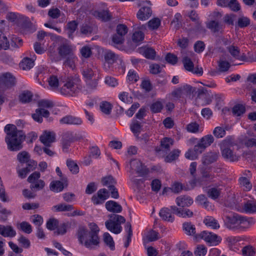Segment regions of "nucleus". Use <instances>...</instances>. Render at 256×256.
<instances>
[{"label":"nucleus","instance_id":"nucleus-1","mask_svg":"<svg viewBox=\"0 0 256 256\" xmlns=\"http://www.w3.org/2000/svg\"><path fill=\"white\" fill-rule=\"evenodd\" d=\"M4 131L6 134L5 140L8 150L17 152L22 149V142L26 138L24 133L22 130H18L14 125L12 124H6Z\"/></svg>","mask_w":256,"mask_h":256},{"label":"nucleus","instance_id":"nucleus-2","mask_svg":"<svg viewBox=\"0 0 256 256\" xmlns=\"http://www.w3.org/2000/svg\"><path fill=\"white\" fill-rule=\"evenodd\" d=\"M225 225L230 230H244L254 224L252 218H246L237 214L226 216Z\"/></svg>","mask_w":256,"mask_h":256},{"label":"nucleus","instance_id":"nucleus-3","mask_svg":"<svg viewBox=\"0 0 256 256\" xmlns=\"http://www.w3.org/2000/svg\"><path fill=\"white\" fill-rule=\"evenodd\" d=\"M108 218L110 219L105 222L106 228L115 234H120L122 230L120 224L126 222L124 218L114 214H109Z\"/></svg>","mask_w":256,"mask_h":256},{"label":"nucleus","instance_id":"nucleus-4","mask_svg":"<svg viewBox=\"0 0 256 256\" xmlns=\"http://www.w3.org/2000/svg\"><path fill=\"white\" fill-rule=\"evenodd\" d=\"M78 81L74 79H68L60 90V93L65 96H75L80 89V86L77 82Z\"/></svg>","mask_w":256,"mask_h":256},{"label":"nucleus","instance_id":"nucleus-5","mask_svg":"<svg viewBox=\"0 0 256 256\" xmlns=\"http://www.w3.org/2000/svg\"><path fill=\"white\" fill-rule=\"evenodd\" d=\"M40 174L38 172L32 173L28 178V182L30 184V188L34 191L40 190L44 187L45 182L40 179Z\"/></svg>","mask_w":256,"mask_h":256},{"label":"nucleus","instance_id":"nucleus-6","mask_svg":"<svg viewBox=\"0 0 256 256\" xmlns=\"http://www.w3.org/2000/svg\"><path fill=\"white\" fill-rule=\"evenodd\" d=\"M196 239H203L210 246H217L220 242L222 238L217 234L207 231H203L195 236Z\"/></svg>","mask_w":256,"mask_h":256},{"label":"nucleus","instance_id":"nucleus-7","mask_svg":"<svg viewBox=\"0 0 256 256\" xmlns=\"http://www.w3.org/2000/svg\"><path fill=\"white\" fill-rule=\"evenodd\" d=\"M15 84V78L10 72L0 74V90H5Z\"/></svg>","mask_w":256,"mask_h":256},{"label":"nucleus","instance_id":"nucleus-8","mask_svg":"<svg viewBox=\"0 0 256 256\" xmlns=\"http://www.w3.org/2000/svg\"><path fill=\"white\" fill-rule=\"evenodd\" d=\"M194 90L192 86L186 84L174 90L172 92V95L174 98L178 99L184 96H190Z\"/></svg>","mask_w":256,"mask_h":256},{"label":"nucleus","instance_id":"nucleus-9","mask_svg":"<svg viewBox=\"0 0 256 256\" xmlns=\"http://www.w3.org/2000/svg\"><path fill=\"white\" fill-rule=\"evenodd\" d=\"M214 141V138L212 134L206 135L202 138L196 144V150L199 152H203Z\"/></svg>","mask_w":256,"mask_h":256},{"label":"nucleus","instance_id":"nucleus-10","mask_svg":"<svg viewBox=\"0 0 256 256\" xmlns=\"http://www.w3.org/2000/svg\"><path fill=\"white\" fill-rule=\"evenodd\" d=\"M109 197L108 191L106 188H102L98 190L96 194L92 198V201L96 205L102 204Z\"/></svg>","mask_w":256,"mask_h":256},{"label":"nucleus","instance_id":"nucleus-11","mask_svg":"<svg viewBox=\"0 0 256 256\" xmlns=\"http://www.w3.org/2000/svg\"><path fill=\"white\" fill-rule=\"evenodd\" d=\"M90 234V231L86 228L82 226H80L76 233L80 243L84 246H89V243L86 240Z\"/></svg>","mask_w":256,"mask_h":256},{"label":"nucleus","instance_id":"nucleus-12","mask_svg":"<svg viewBox=\"0 0 256 256\" xmlns=\"http://www.w3.org/2000/svg\"><path fill=\"white\" fill-rule=\"evenodd\" d=\"M130 164L132 173L133 172V171H136L138 174L142 176L146 173L145 167L140 160L137 159L132 160L130 161Z\"/></svg>","mask_w":256,"mask_h":256},{"label":"nucleus","instance_id":"nucleus-13","mask_svg":"<svg viewBox=\"0 0 256 256\" xmlns=\"http://www.w3.org/2000/svg\"><path fill=\"white\" fill-rule=\"evenodd\" d=\"M56 134L53 132L44 131L40 136L41 142L46 146H50L52 143L55 141Z\"/></svg>","mask_w":256,"mask_h":256},{"label":"nucleus","instance_id":"nucleus-14","mask_svg":"<svg viewBox=\"0 0 256 256\" xmlns=\"http://www.w3.org/2000/svg\"><path fill=\"white\" fill-rule=\"evenodd\" d=\"M174 214L182 218H190L193 216L194 212L188 208H178L175 206H170Z\"/></svg>","mask_w":256,"mask_h":256},{"label":"nucleus","instance_id":"nucleus-15","mask_svg":"<svg viewBox=\"0 0 256 256\" xmlns=\"http://www.w3.org/2000/svg\"><path fill=\"white\" fill-rule=\"evenodd\" d=\"M226 49L230 55L234 58L241 60L245 61L246 57L244 54H240V49L236 46L231 45L226 48Z\"/></svg>","mask_w":256,"mask_h":256},{"label":"nucleus","instance_id":"nucleus-16","mask_svg":"<svg viewBox=\"0 0 256 256\" xmlns=\"http://www.w3.org/2000/svg\"><path fill=\"white\" fill-rule=\"evenodd\" d=\"M58 54L62 58H66L74 53L72 46L67 42L61 44L58 48Z\"/></svg>","mask_w":256,"mask_h":256},{"label":"nucleus","instance_id":"nucleus-17","mask_svg":"<svg viewBox=\"0 0 256 256\" xmlns=\"http://www.w3.org/2000/svg\"><path fill=\"white\" fill-rule=\"evenodd\" d=\"M170 209L168 208H162L159 212V215L163 220L172 222L174 220V216L172 214V210L170 207Z\"/></svg>","mask_w":256,"mask_h":256},{"label":"nucleus","instance_id":"nucleus-18","mask_svg":"<svg viewBox=\"0 0 256 256\" xmlns=\"http://www.w3.org/2000/svg\"><path fill=\"white\" fill-rule=\"evenodd\" d=\"M16 231L10 225L0 224V234L4 237L13 238L16 236Z\"/></svg>","mask_w":256,"mask_h":256},{"label":"nucleus","instance_id":"nucleus-19","mask_svg":"<svg viewBox=\"0 0 256 256\" xmlns=\"http://www.w3.org/2000/svg\"><path fill=\"white\" fill-rule=\"evenodd\" d=\"M176 202L178 206L184 208L190 206L194 201L189 196H180L176 198Z\"/></svg>","mask_w":256,"mask_h":256},{"label":"nucleus","instance_id":"nucleus-20","mask_svg":"<svg viewBox=\"0 0 256 256\" xmlns=\"http://www.w3.org/2000/svg\"><path fill=\"white\" fill-rule=\"evenodd\" d=\"M152 11L149 6H142L138 11L136 16L141 20H146L152 16Z\"/></svg>","mask_w":256,"mask_h":256},{"label":"nucleus","instance_id":"nucleus-21","mask_svg":"<svg viewBox=\"0 0 256 256\" xmlns=\"http://www.w3.org/2000/svg\"><path fill=\"white\" fill-rule=\"evenodd\" d=\"M50 115L49 112L44 108H38L36 110L34 114H32V118L36 121L39 123L42 122V117L48 118Z\"/></svg>","mask_w":256,"mask_h":256},{"label":"nucleus","instance_id":"nucleus-22","mask_svg":"<svg viewBox=\"0 0 256 256\" xmlns=\"http://www.w3.org/2000/svg\"><path fill=\"white\" fill-rule=\"evenodd\" d=\"M105 206L108 212L113 213H120L122 210V206L118 202L113 200L106 202Z\"/></svg>","mask_w":256,"mask_h":256},{"label":"nucleus","instance_id":"nucleus-23","mask_svg":"<svg viewBox=\"0 0 256 256\" xmlns=\"http://www.w3.org/2000/svg\"><path fill=\"white\" fill-rule=\"evenodd\" d=\"M222 156L230 162H236L238 160L239 156L234 154L230 148H225L222 150Z\"/></svg>","mask_w":256,"mask_h":256},{"label":"nucleus","instance_id":"nucleus-24","mask_svg":"<svg viewBox=\"0 0 256 256\" xmlns=\"http://www.w3.org/2000/svg\"><path fill=\"white\" fill-rule=\"evenodd\" d=\"M86 240L89 243V246H85L86 248L92 250L98 246L100 244V238L97 234L90 233Z\"/></svg>","mask_w":256,"mask_h":256},{"label":"nucleus","instance_id":"nucleus-25","mask_svg":"<svg viewBox=\"0 0 256 256\" xmlns=\"http://www.w3.org/2000/svg\"><path fill=\"white\" fill-rule=\"evenodd\" d=\"M218 154L216 152H210L205 154L202 158V162L204 165H208L214 162L218 158Z\"/></svg>","mask_w":256,"mask_h":256},{"label":"nucleus","instance_id":"nucleus-26","mask_svg":"<svg viewBox=\"0 0 256 256\" xmlns=\"http://www.w3.org/2000/svg\"><path fill=\"white\" fill-rule=\"evenodd\" d=\"M62 124L80 125L82 123L80 118L72 116H68L62 118L60 120Z\"/></svg>","mask_w":256,"mask_h":256},{"label":"nucleus","instance_id":"nucleus-27","mask_svg":"<svg viewBox=\"0 0 256 256\" xmlns=\"http://www.w3.org/2000/svg\"><path fill=\"white\" fill-rule=\"evenodd\" d=\"M203 222L207 226L212 229H218L220 227L218 220L212 216H206Z\"/></svg>","mask_w":256,"mask_h":256},{"label":"nucleus","instance_id":"nucleus-28","mask_svg":"<svg viewBox=\"0 0 256 256\" xmlns=\"http://www.w3.org/2000/svg\"><path fill=\"white\" fill-rule=\"evenodd\" d=\"M139 52L148 59L153 60L156 56L154 50L150 48L142 47L139 48Z\"/></svg>","mask_w":256,"mask_h":256},{"label":"nucleus","instance_id":"nucleus-29","mask_svg":"<svg viewBox=\"0 0 256 256\" xmlns=\"http://www.w3.org/2000/svg\"><path fill=\"white\" fill-rule=\"evenodd\" d=\"M206 26L214 32H222L224 28L223 25L216 20H210L208 22L206 23Z\"/></svg>","mask_w":256,"mask_h":256},{"label":"nucleus","instance_id":"nucleus-30","mask_svg":"<svg viewBox=\"0 0 256 256\" xmlns=\"http://www.w3.org/2000/svg\"><path fill=\"white\" fill-rule=\"evenodd\" d=\"M202 177L201 178L195 179L194 180V183L196 186H201L203 185L202 179L206 178L211 180L214 176L210 173L207 170H201Z\"/></svg>","mask_w":256,"mask_h":256},{"label":"nucleus","instance_id":"nucleus-31","mask_svg":"<svg viewBox=\"0 0 256 256\" xmlns=\"http://www.w3.org/2000/svg\"><path fill=\"white\" fill-rule=\"evenodd\" d=\"M93 14L96 18L106 22L110 20L112 17L110 14L108 10L94 11Z\"/></svg>","mask_w":256,"mask_h":256},{"label":"nucleus","instance_id":"nucleus-32","mask_svg":"<svg viewBox=\"0 0 256 256\" xmlns=\"http://www.w3.org/2000/svg\"><path fill=\"white\" fill-rule=\"evenodd\" d=\"M52 209L55 212H70L74 209V207L70 204H60L53 206Z\"/></svg>","mask_w":256,"mask_h":256},{"label":"nucleus","instance_id":"nucleus-33","mask_svg":"<svg viewBox=\"0 0 256 256\" xmlns=\"http://www.w3.org/2000/svg\"><path fill=\"white\" fill-rule=\"evenodd\" d=\"M32 93L28 90H24L19 95V100L22 103L30 102L32 98Z\"/></svg>","mask_w":256,"mask_h":256},{"label":"nucleus","instance_id":"nucleus-34","mask_svg":"<svg viewBox=\"0 0 256 256\" xmlns=\"http://www.w3.org/2000/svg\"><path fill=\"white\" fill-rule=\"evenodd\" d=\"M242 208L246 213L256 212V202H252L251 201H248L244 204Z\"/></svg>","mask_w":256,"mask_h":256},{"label":"nucleus","instance_id":"nucleus-35","mask_svg":"<svg viewBox=\"0 0 256 256\" xmlns=\"http://www.w3.org/2000/svg\"><path fill=\"white\" fill-rule=\"evenodd\" d=\"M183 230L185 233L189 236H194L196 234V228L194 225L192 224L190 222H184L183 224Z\"/></svg>","mask_w":256,"mask_h":256},{"label":"nucleus","instance_id":"nucleus-36","mask_svg":"<svg viewBox=\"0 0 256 256\" xmlns=\"http://www.w3.org/2000/svg\"><path fill=\"white\" fill-rule=\"evenodd\" d=\"M34 66V61L28 58H24L20 63V67L23 70H29Z\"/></svg>","mask_w":256,"mask_h":256},{"label":"nucleus","instance_id":"nucleus-37","mask_svg":"<svg viewBox=\"0 0 256 256\" xmlns=\"http://www.w3.org/2000/svg\"><path fill=\"white\" fill-rule=\"evenodd\" d=\"M64 188L63 183L60 180L52 181L50 184V190L56 192L62 191Z\"/></svg>","mask_w":256,"mask_h":256},{"label":"nucleus","instance_id":"nucleus-38","mask_svg":"<svg viewBox=\"0 0 256 256\" xmlns=\"http://www.w3.org/2000/svg\"><path fill=\"white\" fill-rule=\"evenodd\" d=\"M141 123L136 120H133L130 124V130L136 136H138L142 130Z\"/></svg>","mask_w":256,"mask_h":256},{"label":"nucleus","instance_id":"nucleus-39","mask_svg":"<svg viewBox=\"0 0 256 256\" xmlns=\"http://www.w3.org/2000/svg\"><path fill=\"white\" fill-rule=\"evenodd\" d=\"M196 145L194 146L193 150H188L185 154V156L186 158L194 160L198 158V154L202 153L196 150Z\"/></svg>","mask_w":256,"mask_h":256},{"label":"nucleus","instance_id":"nucleus-40","mask_svg":"<svg viewBox=\"0 0 256 256\" xmlns=\"http://www.w3.org/2000/svg\"><path fill=\"white\" fill-rule=\"evenodd\" d=\"M17 160L20 164H25L28 162L30 156L29 153L26 151H22L17 154Z\"/></svg>","mask_w":256,"mask_h":256},{"label":"nucleus","instance_id":"nucleus-41","mask_svg":"<svg viewBox=\"0 0 256 256\" xmlns=\"http://www.w3.org/2000/svg\"><path fill=\"white\" fill-rule=\"evenodd\" d=\"M66 60L64 62V64L65 66H68L72 69L74 68V62L76 60V58L74 54V53L66 56V58H64Z\"/></svg>","mask_w":256,"mask_h":256},{"label":"nucleus","instance_id":"nucleus-42","mask_svg":"<svg viewBox=\"0 0 256 256\" xmlns=\"http://www.w3.org/2000/svg\"><path fill=\"white\" fill-rule=\"evenodd\" d=\"M78 24L76 20L69 22L66 25L68 35L70 38H72V34L78 27Z\"/></svg>","mask_w":256,"mask_h":256},{"label":"nucleus","instance_id":"nucleus-43","mask_svg":"<svg viewBox=\"0 0 256 256\" xmlns=\"http://www.w3.org/2000/svg\"><path fill=\"white\" fill-rule=\"evenodd\" d=\"M18 229L26 234H30L32 232L31 225L26 222H22L17 225Z\"/></svg>","mask_w":256,"mask_h":256},{"label":"nucleus","instance_id":"nucleus-44","mask_svg":"<svg viewBox=\"0 0 256 256\" xmlns=\"http://www.w3.org/2000/svg\"><path fill=\"white\" fill-rule=\"evenodd\" d=\"M104 243L110 247L111 250L114 249V242L112 236L108 233L104 234Z\"/></svg>","mask_w":256,"mask_h":256},{"label":"nucleus","instance_id":"nucleus-45","mask_svg":"<svg viewBox=\"0 0 256 256\" xmlns=\"http://www.w3.org/2000/svg\"><path fill=\"white\" fill-rule=\"evenodd\" d=\"M112 107V105L106 101L102 102L100 105L101 111L106 114H109L110 113Z\"/></svg>","mask_w":256,"mask_h":256},{"label":"nucleus","instance_id":"nucleus-46","mask_svg":"<svg viewBox=\"0 0 256 256\" xmlns=\"http://www.w3.org/2000/svg\"><path fill=\"white\" fill-rule=\"evenodd\" d=\"M104 58L108 63L112 64L118 58V56L111 51H107L104 54Z\"/></svg>","mask_w":256,"mask_h":256},{"label":"nucleus","instance_id":"nucleus-47","mask_svg":"<svg viewBox=\"0 0 256 256\" xmlns=\"http://www.w3.org/2000/svg\"><path fill=\"white\" fill-rule=\"evenodd\" d=\"M66 165L72 174H76L78 172L79 168L74 161L70 159L68 160H66Z\"/></svg>","mask_w":256,"mask_h":256},{"label":"nucleus","instance_id":"nucleus-48","mask_svg":"<svg viewBox=\"0 0 256 256\" xmlns=\"http://www.w3.org/2000/svg\"><path fill=\"white\" fill-rule=\"evenodd\" d=\"M226 128L217 126L213 130L214 135L218 138L224 137L226 134Z\"/></svg>","mask_w":256,"mask_h":256},{"label":"nucleus","instance_id":"nucleus-49","mask_svg":"<svg viewBox=\"0 0 256 256\" xmlns=\"http://www.w3.org/2000/svg\"><path fill=\"white\" fill-rule=\"evenodd\" d=\"M98 78L94 79L86 82V91L87 92H91L95 90L98 84Z\"/></svg>","mask_w":256,"mask_h":256},{"label":"nucleus","instance_id":"nucleus-50","mask_svg":"<svg viewBox=\"0 0 256 256\" xmlns=\"http://www.w3.org/2000/svg\"><path fill=\"white\" fill-rule=\"evenodd\" d=\"M182 63L184 68L189 72H192L194 68V64L188 56H184L182 59Z\"/></svg>","mask_w":256,"mask_h":256},{"label":"nucleus","instance_id":"nucleus-51","mask_svg":"<svg viewBox=\"0 0 256 256\" xmlns=\"http://www.w3.org/2000/svg\"><path fill=\"white\" fill-rule=\"evenodd\" d=\"M250 20L249 18L246 16H240L238 20V26L240 28H243L248 26L250 24Z\"/></svg>","mask_w":256,"mask_h":256},{"label":"nucleus","instance_id":"nucleus-52","mask_svg":"<svg viewBox=\"0 0 256 256\" xmlns=\"http://www.w3.org/2000/svg\"><path fill=\"white\" fill-rule=\"evenodd\" d=\"M240 184L244 188V190L248 191L252 188V185L250 180L246 178L242 177L239 179Z\"/></svg>","mask_w":256,"mask_h":256},{"label":"nucleus","instance_id":"nucleus-53","mask_svg":"<svg viewBox=\"0 0 256 256\" xmlns=\"http://www.w3.org/2000/svg\"><path fill=\"white\" fill-rule=\"evenodd\" d=\"M246 108L242 104H236L232 108V113L236 116H240L244 113Z\"/></svg>","mask_w":256,"mask_h":256},{"label":"nucleus","instance_id":"nucleus-54","mask_svg":"<svg viewBox=\"0 0 256 256\" xmlns=\"http://www.w3.org/2000/svg\"><path fill=\"white\" fill-rule=\"evenodd\" d=\"M82 74L88 80H90L96 74V71L91 68H87L83 70Z\"/></svg>","mask_w":256,"mask_h":256},{"label":"nucleus","instance_id":"nucleus-55","mask_svg":"<svg viewBox=\"0 0 256 256\" xmlns=\"http://www.w3.org/2000/svg\"><path fill=\"white\" fill-rule=\"evenodd\" d=\"M162 108L163 104L160 102L159 101H157L152 103L150 106V110L153 113H158L160 112Z\"/></svg>","mask_w":256,"mask_h":256},{"label":"nucleus","instance_id":"nucleus-56","mask_svg":"<svg viewBox=\"0 0 256 256\" xmlns=\"http://www.w3.org/2000/svg\"><path fill=\"white\" fill-rule=\"evenodd\" d=\"M240 240H241V238L240 236H230L226 238L228 246L231 248Z\"/></svg>","mask_w":256,"mask_h":256},{"label":"nucleus","instance_id":"nucleus-57","mask_svg":"<svg viewBox=\"0 0 256 256\" xmlns=\"http://www.w3.org/2000/svg\"><path fill=\"white\" fill-rule=\"evenodd\" d=\"M188 16L192 21L194 22L196 24L198 28L201 27V22H200L199 16L196 11L192 10L190 12Z\"/></svg>","mask_w":256,"mask_h":256},{"label":"nucleus","instance_id":"nucleus-58","mask_svg":"<svg viewBox=\"0 0 256 256\" xmlns=\"http://www.w3.org/2000/svg\"><path fill=\"white\" fill-rule=\"evenodd\" d=\"M180 153V151L178 150H174L170 152L166 158V162H171L172 160L176 159Z\"/></svg>","mask_w":256,"mask_h":256},{"label":"nucleus","instance_id":"nucleus-59","mask_svg":"<svg viewBox=\"0 0 256 256\" xmlns=\"http://www.w3.org/2000/svg\"><path fill=\"white\" fill-rule=\"evenodd\" d=\"M207 252L206 247L204 245H198L197 246L195 251L194 254L196 256H204Z\"/></svg>","mask_w":256,"mask_h":256},{"label":"nucleus","instance_id":"nucleus-60","mask_svg":"<svg viewBox=\"0 0 256 256\" xmlns=\"http://www.w3.org/2000/svg\"><path fill=\"white\" fill-rule=\"evenodd\" d=\"M48 82L52 88L54 90L58 88L59 82L57 76H50L48 80Z\"/></svg>","mask_w":256,"mask_h":256},{"label":"nucleus","instance_id":"nucleus-61","mask_svg":"<svg viewBox=\"0 0 256 256\" xmlns=\"http://www.w3.org/2000/svg\"><path fill=\"white\" fill-rule=\"evenodd\" d=\"M242 254L244 256H254L255 252L252 246H246L242 249Z\"/></svg>","mask_w":256,"mask_h":256},{"label":"nucleus","instance_id":"nucleus-62","mask_svg":"<svg viewBox=\"0 0 256 256\" xmlns=\"http://www.w3.org/2000/svg\"><path fill=\"white\" fill-rule=\"evenodd\" d=\"M160 24V20L158 18H154L148 22V27L152 30L157 29Z\"/></svg>","mask_w":256,"mask_h":256},{"label":"nucleus","instance_id":"nucleus-63","mask_svg":"<svg viewBox=\"0 0 256 256\" xmlns=\"http://www.w3.org/2000/svg\"><path fill=\"white\" fill-rule=\"evenodd\" d=\"M220 194V190L219 188H213L208 190V195L212 198L215 200L219 196Z\"/></svg>","mask_w":256,"mask_h":256},{"label":"nucleus","instance_id":"nucleus-64","mask_svg":"<svg viewBox=\"0 0 256 256\" xmlns=\"http://www.w3.org/2000/svg\"><path fill=\"white\" fill-rule=\"evenodd\" d=\"M58 222L57 220L54 218H50L46 222V228L48 229L52 230L58 227Z\"/></svg>","mask_w":256,"mask_h":256}]
</instances>
